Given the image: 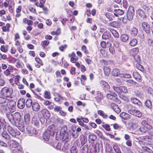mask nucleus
Masks as SVG:
<instances>
[{"mask_svg": "<svg viewBox=\"0 0 153 153\" xmlns=\"http://www.w3.org/2000/svg\"><path fill=\"white\" fill-rule=\"evenodd\" d=\"M7 129L9 134L13 137H16L17 136L19 135L20 134L19 131L15 129L10 126H7Z\"/></svg>", "mask_w": 153, "mask_h": 153, "instance_id": "obj_6", "label": "nucleus"}, {"mask_svg": "<svg viewBox=\"0 0 153 153\" xmlns=\"http://www.w3.org/2000/svg\"><path fill=\"white\" fill-rule=\"evenodd\" d=\"M9 146L11 148H16L18 147L19 143L14 140H10L8 142Z\"/></svg>", "mask_w": 153, "mask_h": 153, "instance_id": "obj_13", "label": "nucleus"}, {"mask_svg": "<svg viewBox=\"0 0 153 153\" xmlns=\"http://www.w3.org/2000/svg\"><path fill=\"white\" fill-rule=\"evenodd\" d=\"M110 46L109 48V51L111 53L114 55L115 54V49L113 47L111 46V44H110Z\"/></svg>", "mask_w": 153, "mask_h": 153, "instance_id": "obj_61", "label": "nucleus"}, {"mask_svg": "<svg viewBox=\"0 0 153 153\" xmlns=\"http://www.w3.org/2000/svg\"><path fill=\"white\" fill-rule=\"evenodd\" d=\"M62 136V140L63 141H65L66 142L69 141L71 138L69 136L68 132H66L62 135H60Z\"/></svg>", "mask_w": 153, "mask_h": 153, "instance_id": "obj_20", "label": "nucleus"}, {"mask_svg": "<svg viewBox=\"0 0 153 153\" xmlns=\"http://www.w3.org/2000/svg\"><path fill=\"white\" fill-rule=\"evenodd\" d=\"M47 131H49L51 134V136L54 135L55 133L57 131V130L55 129V126L53 125L49 126L48 127V130Z\"/></svg>", "mask_w": 153, "mask_h": 153, "instance_id": "obj_19", "label": "nucleus"}, {"mask_svg": "<svg viewBox=\"0 0 153 153\" xmlns=\"http://www.w3.org/2000/svg\"><path fill=\"white\" fill-rule=\"evenodd\" d=\"M32 101L30 99L27 100L26 102V105L27 107L30 108L33 105Z\"/></svg>", "mask_w": 153, "mask_h": 153, "instance_id": "obj_38", "label": "nucleus"}, {"mask_svg": "<svg viewBox=\"0 0 153 153\" xmlns=\"http://www.w3.org/2000/svg\"><path fill=\"white\" fill-rule=\"evenodd\" d=\"M7 56L5 54H2L0 53V60H5L7 59Z\"/></svg>", "mask_w": 153, "mask_h": 153, "instance_id": "obj_56", "label": "nucleus"}, {"mask_svg": "<svg viewBox=\"0 0 153 153\" xmlns=\"http://www.w3.org/2000/svg\"><path fill=\"white\" fill-rule=\"evenodd\" d=\"M30 116L29 114H26L24 116V120L25 122H28L30 120Z\"/></svg>", "mask_w": 153, "mask_h": 153, "instance_id": "obj_53", "label": "nucleus"}, {"mask_svg": "<svg viewBox=\"0 0 153 153\" xmlns=\"http://www.w3.org/2000/svg\"><path fill=\"white\" fill-rule=\"evenodd\" d=\"M98 114L104 119L107 118L108 117V115L102 110H100L98 111Z\"/></svg>", "mask_w": 153, "mask_h": 153, "instance_id": "obj_39", "label": "nucleus"}, {"mask_svg": "<svg viewBox=\"0 0 153 153\" xmlns=\"http://www.w3.org/2000/svg\"><path fill=\"white\" fill-rule=\"evenodd\" d=\"M133 76V77L136 79L140 80L141 76L137 72H134Z\"/></svg>", "mask_w": 153, "mask_h": 153, "instance_id": "obj_34", "label": "nucleus"}, {"mask_svg": "<svg viewBox=\"0 0 153 153\" xmlns=\"http://www.w3.org/2000/svg\"><path fill=\"white\" fill-rule=\"evenodd\" d=\"M41 112L44 117L46 119L49 118L50 117V114L49 111L46 109H42Z\"/></svg>", "mask_w": 153, "mask_h": 153, "instance_id": "obj_16", "label": "nucleus"}, {"mask_svg": "<svg viewBox=\"0 0 153 153\" xmlns=\"http://www.w3.org/2000/svg\"><path fill=\"white\" fill-rule=\"evenodd\" d=\"M14 122L19 129L22 132L25 131V128L24 123L21 120V115L18 112H16L13 115Z\"/></svg>", "mask_w": 153, "mask_h": 153, "instance_id": "obj_1", "label": "nucleus"}, {"mask_svg": "<svg viewBox=\"0 0 153 153\" xmlns=\"http://www.w3.org/2000/svg\"><path fill=\"white\" fill-rule=\"evenodd\" d=\"M67 130L68 128L67 126H63L61 129L60 131V135H62L66 132H68L67 131Z\"/></svg>", "mask_w": 153, "mask_h": 153, "instance_id": "obj_33", "label": "nucleus"}, {"mask_svg": "<svg viewBox=\"0 0 153 153\" xmlns=\"http://www.w3.org/2000/svg\"><path fill=\"white\" fill-rule=\"evenodd\" d=\"M45 97L47 99H50L51 98L50 93L47 91H45L44 93Z\"/></svg>", "mask_w": 153, "mask_h": 153, "instance_id": "obj_46", "label": "nucleus"}, {"mask_svg": "<svg viewBox=\"0 0 153 153\" xmlns=\"http://www.w3.org/2000/svg\"><path fill=\"white\" fill-rule=\"evenodd\" d=\"M137 13L143 19H144L146 18V16L145 12L142 10H138L137 11Z\"/></svg>", "mask_w": 153, "mask_h": 153, "instance_id": "obj_25", "label": "nucleus"}, {"mask_svg": "<svg viewBox=\"0 0 153 153\" xmlns=\"http://www.w3.org/2000/svg\"><path fill=\"white\" fill-rule=\"evenodd\" d=\"M82 151L80 153H87L88 151V147L87 146H85L82 148Z\"/></svg>", "mask_w": 153, "mask_h": 153, "instance_id": "obj_51", "label": "nucleus"}, {"mask_svg": "<svg viewBox=\"0 0 153 153\" xmlns=\"http://www.w3.org/2000/svg\"><path fill=\"white\" fill-rule=\"evenodd\" d=\"M151 136H153V128L151 126V128L149 129L147 132Z\"/></svg>", "mask_w": 153, "mask_h": 153, "instance_id": "obj_64", "label": "nucleus"}, {"mask_svg": "<svg viewBox=\"0 0 153 153\" xmlns=\"http://www.w3.org/2000/svg\"><path fill=\"white\" fill-rule=\"evenodd\" d=\"M111 106L113 110L117 113L119 114L120 112V109L118 106L114 103H111Z\"/></svg>", "mask_w": 153, "mask_h": 153, "instance_id": "obj_18", "label": "nucleus"}, {"mask_svg": "<svg viewBox=\"0 0 153 153\" xmlns=\"http://www.w3.org/2000/svg\"><path fill=\"white\" fill-rule=\"evenodd\" d=\"M102 88L104 91L105 92L109 91H110V86L108 83L107 85H105Z\"/></svg>", "mask_w": 153, "mask_h": 153, "instance_id": "obj_44", "label": "nucleus"}, {"mask_svg": "<svg viewBox=\"0 0 153 153\" xmlns=\"http://www.w3.org/2000/svg\"><path fill=\"white\" fill-rule=\"evenodd\" d=\"M133 56L134 60L137 62H139L140 61V56L137 55Z\"/></svg>", "mask_w": 153, "mask_h": 153, "instance_id": "obj_63", "label": "nucleus"}, {"mask_svg": "<svg viewBox=\"0 0 153 153\" xmlns=\"http://www.w3.org/2000/svg\"><path fill=\"white\" fill-rule=\"evenodd\" d=\"M111 36V34L109 31H106L102 34V39H109Z\"/></svg>", "mask_w": 153, "mask_h": 153, "instance_id": "obj_29", "label": "nucleus"}, {"mask_svg": "<svg viewBox=\"0 0 153 153\" xmlns=\"http://www.w3.org/2000/svg\"><path fill=\"white\" fill-rule=\"evenodd\" d=\"M145 104L147 107L150 109H152V103L150 100H147L145 102Z\"/></svg>", "mask_w": 153, "mask_h": 153, "instance_id": "obj_32", "label": "nucleus"}, {"mask_svg": "<svg viewBox=\"0 0 153 153\" xmlns=\"http://www.w3.org/2000/svg\"><path fill=\"white\" fill-rule=\"evenodd\" d=\"M139 52V49L138 48H134L131 50L130 52V54L131 56H134L137 55Z\"/></svg>", "mask_w": 153, "mask_h": 153, "instance_id": "obj_28", "label": "nucleus"}, {"mask_svg": "<svg viewBox=\"0 0 153 153\" xmlns=\"http://www.w3.org/2000/svg\"><path fill=\"white\" fill-rule=\"evenodd\" d=\"M131 126L134 128H136L138 126V121L136 117H134L130 120Z\"/></svg>", "mask_w": 153, "mask_h": 153, "instance_id": "obj_17", "label": "nucleus"}, {"mask_svg": "<svg viewBox=\"0 0 153 153\" xmlns=\"http://www.w3.org/2000/svg\"><path fill=\"white\" fill-rule=\"evenodd\" d=\"M120 116L124 120H127L130 118V116L128 114L125 112H122L120 114Z\"/></svg>", "mask_w": 153, "mask_h": 153, "instance_id": "obj_23", "label": "nucleus"}, {"mask_svg": "<svg viewBox=\"0 0 153 153\" xmlns=\"http://www.w3.org/2000/svg\"><path fill=\"white\" fill-rule=\"evenodd\" d=\"M8 45H2L1 46L0 49L4 53H6L7 52L8 50Z\"/></svg>", "mask_w": 153, "mask_h": 153, "instance_id": "obj_43", "label": "nucleus"}, {"mask_svg": "<svg viewBox=\"0 0 153 153\" xmlns=\"http://www.w3.org/2000/svg\"><path fill=\"white\" fill-rule=\"evenodd\" d=\"M104 71L105 74L106 76H108L110 72V70L109 68L105 67L104 68Z\"/></svg>", "mask_w": 153, "mask_h": 153, "instance_id": "obj_42", "label": "nucleus"}, {"mask_svg": "<svg viewBox=\"0 0 153 153\" xmlns=\"http://www.w3.org/2000/svg\"><path fill=\"white\" fill-rule=\"evenodd\" d=\"M32 123L34 125L36 126H38L39 125V122L38 120H37L35 118H33L32 120Z\"/></svg>", "mask_w": 153, "mask_h": 153, "instance_id": "obj_48", "label": "nucleus"}, {"mask_svg": "<svg viewBox=\"0 0 153 153\" xmlns=\"http://www.w3.org/2000/svg\"><path fill=\"white\" fill-rule=\"evenodd\" d=\"M1 136L5 139L10 140L11 139V137L6 131H4L1 134Z\"/></svg>", "mask_w": 153, "mask_h": 153, "instance_id": "obj_24", "label": "nucleus"}, {"mask_svg": "<svg viewBox=\"0 0 153 153\" xmlns=\"http://www.w3.org/2000/svg\"><path fill=\"white\" fill-rule=\"evenodd\" d=\"M102 148V144H100L99 143H97L94 145H92L91 150L92 152L93 153H98L99 152L100 149Z\"/></svg>", "mask_w": 153, "mask_h": 153, "instance_id": "obj_9", "label": "nucleus"}, {"mask_svg": "<svg viewBox=\"0 0 153 153\" xmlns=\"http://www.w3.org/2000/svg\"><path fill=\"white\" fill-rule=\"evenodd\" d=\"M97 139V136L94 134H90L88 137V140L91 141H94Z\"/></svg>", "mask_w": 153, "mask_h": 153, "instance_id": "obj_37", "label": "nucleus"}, {"mask_svg": "<svg viewBox=\"0 0 153 153\" xmlns=\"http://www.w3.org/2000/svg\"><path fill=\"white\" fill-rule=\"evenodd\" d=\"M71 134L72 136L75 139L77 138L79 135L78 133L76 131V127L75 126H72L71 127Z\"/></svg>", "mask_w": 153, "mask_h": 153, "instance_id": "obj_14", "label": "nucleus"}, {"mask_svg": "<svg viewBox=\"0 0 153 153\" xmlns=\"http://www.w3.org/2000/svg\"><path fill=\"white\" fill-rule=\"evenodd\" d=\"M110 25L114 27H117L118 26V23L117 22L114 21L110 23Z\"/></svg>", "mask_w": 153, "mask_h": 153, "instance_id": "obj_55", "label": "nucleus"}, {"mask_svg": "<svg viewBox=\"0 0 153 153\" xmlns=\"http://www.w3.org/2000/svg\"><path fill=\"white\" fill-rule=\"evenodd\" d=\"M131 101L133 103L135 104L138 105V103H140L139 100L136 98H131Z\"/></svg>", "mask_w": 153, "mask_h": 153, "instance_id": "obj_50", "label": "nucleus"}, {"mask_svg": "<svg viewBox=\"0 0 153 153\" xmlns=\"http://www.w3.org/2000/svg\"><path fill=\"white\" fill-rule=\"evenodd\" d=\"M18 148L19 149H13L12 150V153H17L18 151L22 152V148L21 146H19Z\"/></svg>", "mask_w": 153, "mask_h": 153, "instance_id": "obj_54", "label": "nucleus"}, {"mask_svg": "<svg viewBox=\"0 0 153 153\" xmlns=\"http://www.w3.org/2000/svg\"><path fill=\"white\" fill-rule=\"evenodd\" d=\"M136 66L138 69H139L142 72L144 71V68L139 63H137L136 64Z\"/></svg>", "mask_w": 153, "mask_h": 153, "instance_id": "obj_47", "label": "nucleus"}, {"mask_svg": "<svg viewBox=\"0 0 153 153\" xmlns=\"http://www.w3.org/2000/svg\"><path fill=\"white\" fill-rule=\"evenodd\" d=\"M13 72V68L12 67L10 66L8 67L7 69L4 71V74L6 76H10L12 78H14L16 76L14 75Z\"/></svg>", "mask_w": 153, "mask_h": 153, "instance_id": "obj_8", "label": "nucleus"}, {"mask_svg": "<svg viewBox=\"0 0 153 153\" xmlns=\"http://www.w3.org/2000/svg\"><path fill=\"white\" fill-rule=\"evenodd\" d=\"M49 43V41L48 40H45L42 42L41 43L43 47H45L48 45Z\"/></svg>", "mask_w": 153, "mask_h": 153, "instance_id": "obj_60", "label": "nucleus"}, {"mask_svg": "<svg viewBox=\"0 0 153 153\" xmlns=\"http://www.w3.org/2000/svg\"><path fill=\"white\" fill-rule=\"evenodd\" d=\"M51 135V134L49 131H45L43 134V138L45 140H48L49 139Z\"/></svg>", "mask_w": 153, "mask_h": 153, "instance_id": "obj_21", "label": "nucleus"}, {"mask_svg": "<svg viewBox=\"0 0 153 153\" xmlns=\"http://www.w3.org/2000/svg\"><path fill=\"white\" fill-rule=\"evenodd\" d=\"M71 153H77L78 151L76 148L74 146L72 147L71 149Z\"/></svg>", "mask_w": 153, "mask_h": 153, "instance_id": "obj_59", "label": "nucleus"}, {"mask_svg": "<svg viewBox=\"0 0 153 153\" xmlns=\"http://www.w3.org/2000/svg\"><path fill=\"white\" fill-rule=\"evenodd\" d=\"M137 43V41L136 39H133L130 41L129 44L132 46H134L136 45Z\"/></svg>", "mask_w": 153, "mask_h": 153, "instance_id": "obj_40", "label": "nucleus"}, {"mask_svg": "<svg viewBox=\"0 0 153 153\" xmlns=\"http://www.w3.org/2000/svg\"><path fill=\"white\" fill-rule=\"evenodd\" d=\"M113 88L114 90L117 93H118L119 94H120V87L113 86Z\"/></svg>", "mask_w": 153, "mask_h": 153, "instance_id": "obj_58", "label": "nucleus"}, {"mask_svg": "<svg viewBox=\"0 0 153 153\" xmlns=\"http://www.w3.org/2000/svg\"><path fill=\"white\" fill-rule=\"evenodd\" d=\"M32 128H32L30 125L27 126L26 128V132L28 134H29V135L30 136L32 135Z\"/></svg>", "mask_w": 153, "mask_h": 153, "instance_id": "obj_36", "label": "nucleus"}, {"mask_svg": "<svg viewBox=\"0 0 153 153\" xmlns=\"http://www.w3.org/2000/svg\"><path fill=\"white\" fill-rule=\"evenodd\" d=\"M11 112H7L6 114V115L8 120L11 123L14 122L13 115L11 113Z\"/></svg>", "mask_w": 153, "mask_h": 153, "instance_id": "obj_27", "label": "nucleus"}, {"mask_svg": "<svg viewBox=\"0 0 153 153\" xmlns=\"http://www.w3.org/2000/svg\"><path fill=\"white\" fill-rule=\"evenodd\" d=\"M125 108L126 110L131 114L139 117H140L142 116V113L139 110L135 109V107L131 104L126 105Z\"/></svg>", "mask_w": 153, "mask_h": 153, "instance_id": "obj_3", "label": "nucleus"}, {"mask_svg": "<svg viewBox=\"0 0 153 153\" xmlns=\"http://www.w3.org/2000/svg\"><path fill=\"white\" fill-rule=\"evenodd\" d=\"M115 152L117 153H121V152L120 149L117 146H113Z\"/></svg>", "mask_w": 153, "mask_h": 153, "instance_id": "obj_57", "label": "nucleus"}, {"mask_svg": "<svg viewBox=\"0 0 153 153\" xmlns=\"http://www.w3.org/2000/svg\"><path fill=\"white\" fill-rule=\"evenodd\" d=\"M120 94H121L122 92L123 93H126L127 91V88L125 86L120 87Z\"/></svg>", "mask_w": 153, "mask_h": 153, "instance_id": "obj_52", "label": "nucleus"}, {"mask_svg": "<svg viewBox=\"0 0 153 153\" xmlns=\"http://www.w3.org/2000/svg\"><path fill=\"white\" fill-rule=\"evenodd\" d=\"M131 34L133 36L137 35L138 32V30L135 27H133L131 29Z\"/></svg>", "mask_w": 153, "mask_h": 153, "instance_id": "obj_41", "label": "nucleus"}, {"mask_svg": "<svg viewBox=\"0 0 153 153\" xmlns=\"http://www.w3.org/2000/svg\"><path fill=\"white\" fill-rule=\"evenodd\" d=\"M106 97L107 98L116 102L118 101V99L117 98V95L115 93H113L111 94H107Z\"/></svg>", "mask_w": 153, "mask_h": 153, "instance_id": "obj_12", "label": "nucleus"}, {"mask_svg": "<svg viewBox=\"0 0 153 153\" xmlns=\"http://www.w3.org/2000/svg\"><path fill=\"white\" fill-rule=\"evenodd\" d=\"M141 26L143 30L146 33H149L150 32L151 29L150 25L146 22L142 23Z\"/></svg>", "mask_w": 153, "mask_h": 153, "instance_id": "obj_10", "label": "nucleus"}, {"mask_svg": "<svg viewBox=\"0 0 153 153\" xmlns=\"http://www.w3.org/2000/svg\"><path fill=\"white\" fill-rule=\"evenodd\" d=\"M33 110L35 111H38L40 108V106L39 104L36 102H34L32 106Z\"/></svg>", "mask_w": 153, "mask_h": 153, "instance_id": "obj_26", "label": "nucleus"}, {"mask_svg": "<svg viewBox=\"0 0 153 153\" xmlns=\"http://www.w3.org/2000/svg\"><path fill=\"white\" fill-rule=\"evenodd\" d=\"M141 123L142 126L139 128V131L142 134H146L149 129L151 128V126L145 120L143 121Z\"/></svg>", "mask_w": 153, "mask_h": 153, "instance_id": "obj_4", "label": "nucleus"}, {"mask_svg": "<svg viewBox=\"0 0 153 153\" xmlns=\"http://www.w3.org/2000/svg\"><path fill=\"white\" fill-rule=\"evenodd\" d=\"M126 14L128 19L129 21L132 20L134 15V8L133 6H129Z\"/></svg>", "mask_w": 153, "mask_h": 153, "instance_id": "obj_7", "label": "nucleus"}, {"mask_svg": "<svg viewBox=\"0 0 153 153\" xmlns=\"http://www.w3.org/2000/svg\"><path fill=\"white\" fill-rule=\"evenodd\" d=\"M124 13V11L120 9H115L114 11V14L116 16H117L118 15H122Z\"/></svg>", "mask_w": 153, "mask_h": 153, "instance_id": "obj_31", "label": "nucleus"}, {"mask_svg": "<svg viewBox=\"0 0 153 153\" xmlns=\"http://www.w3.org/2000/svg\"><path fill=\"white\" fill-rule=\"evenodd\" d=\"M13 93V89L11 88L7 87L3 88L1 91V94L8 98H10L9 97Z\"/></svg>", "mask_w": 153, "mask_h": 153, "instance_id": "obj_5", "label": "nucleus"}, {"mask_svg": "<svg viewBox=\"0 0 153 153\" xmlns=\"http://www.w3.org/2000/svg\"><path fill=\"white\" fill-rule=\"evenodd\" d=\"M56 97L54 98V100L56 102H59L60 101L61 99L63 100L62 97L59 95V94L57 93L56 94Z\"/></svg>", "mask_w": 153, "mask_h": 153, "instance_id": "obj_45", "label": "nucleus"}, {"mask_svg": "<svg viewBox=\"0 0 153 153\" xmlns=\"http://www.w3.org/2000/svg\"><path fill=\"white\" fill-rule=\"evenodd\" d=\"M128 39V36L126 34H122L120 36V39L123 42H126Z\"/></svg>", "mask_w": 153, "mask_h": 153, "instance_id": "obj_30", "label": "nucleus"}, {"mask_svg": "<svg viewBox=\"0 0 153 153\" xmlns=\"http://www.w3.org/2000/svg\"><path fill=\"white\" fill-rule=\"evenodd\" d=\"M25 100L24 98H21L18 101V107L20 109H23L25 105Z\"/></svg>", "mask_w": 153, "mask_h": 153, "instance_id": "obj_15", "label": "nucleus"}, {"mask_svg": "<svg viewBox=\"0 0 153 153\" xmlns=\"http://www.w3.org/2000/svg\"><path fill=\"white\" fill-rule=\"evenodd\" d=\"M120 77L122 78H130L131 77V75L129 74H120Z\"/></svg>", "mask_w": 153, "mask_h": 153, "instance_id": "obj_49", "label": "nucleus"}, {"mask_svg": "<svg viewBox=\"0 0 153 153\" xmlns=\"http://www.w3.org/2000/svg\"><path fill=\"white\" fill-rule=\"evenodd\" d=\"M112 75L115 76H120V74L119 73V70L117 68H115L113 69L112 72Z\"/></svg>", "mask_w": 153, "mask_h": 153, "instance_id": "obj_35", "label": "nucleus"}, {"mask_svg": "<svg viewBox=\"0 0 153 153\" xmlns=\"http://www.w3.org/2000/svg\"><path fill=\"white\" fill-rule=\"evenodd\" d=\"M102 126L103 128H104L106 130L108 131H110V126L108 125L105 124L102 125Z\"/></svg>", "mask_w": 153, "mask_h": 153, "instance_id": "obj_62", "label": "nucleus"}, {"mask_svg": "<svg viewBox=\"0 0 153 153\" xmlns=\"http://www.w3.org/2000/svg\"><path fill=\"white\" fill-rule=\"evenodd\" d=\"M6 104H1L0 105L1 112L2 113H6L8 109L11 112L14 111L16 104L15 101L8 102Z\"/></svg>", "mask_w": 153, "mask_h": 153, "instance_id": "obj_2", "label": "nucleus"}, {"mask_svg": "<svg viewBox=\"0 0 153 153\" xmlns=\"http://www.w3.org/2000/svg\"><path fill=\"white\" fill-rule=\"evenodd\" d=\"M14 101H15L11 98H8L5 97H0V104H5Z\"/></svg>", "mask_w": 153, "mask_h": 153, "instance_id": "obj_11", "label": "nucleus"}, {"mask_svg": "<svg viewBox=\"0 0 153 153\" xmlns=\"http://www.w3.org/2000/svg\"><path fill=\"white\" fill-rule=\"evenodd\" d=\"M96 93L95 98L97 102L100 103L101 102L102 99L103 98V95L102 94L98 91H97Z\"/></svg>", "mask_w": 153, "mask_h": 153, "instance_id": "obj_22", "label": "nucleus"}]
</instances>
